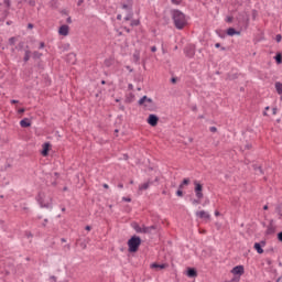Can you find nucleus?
<instances>
[{"instance_id": "4", "label": "nucleus", "mask_w": 282, "mask_h": 282, "mask_svg": "<svg viewBox=\"0 0 282 282\" xmlns=\"http://www.w3.org/2000/svg\"><path fill=\"white\" fill-rule=\"evenodd\" d=\"M138 105L143 107L145 111H153V109H155V102H153V99L149 98L148 96H143L138 101Z\"/></svg>"}, {"instance_id": "40", "label": "nucleus", "mask_w": 282, "mask_h": 282, "mask_svg": "<svg viewBox=\"0 0 282 282\" xmlns=\"http://www.w3.org/2000/svg\"><path fill=\"white\" fill-rule=\"evenodd\" d=\"M278 239H279V241H282V231H280V232L278 234Z\"/></svg>"}, {"instance_id": "59", "label": "nucleus", "mask_w": 282, "mask_h": 282, "mask_svg": "<svg viewBox=\"0 0 282 282\" xmlns=\"http://www.w3.org/2000/svg\"><path fill=\"white\" fill-rule=\"evenodd\" d=\"M215 216H216V217H219V212H215Z\"/></svg>"}, {"instance_id": "27", "label": "nucleus", "mask_w": 282, "mask_h": 282, "mask_svg": "<svg viewBox=\"0 0 282 282\" xmlns=\"http://www.w3.org/2000/svg\"><path fill=\"white\" fill-rule=\"evenodd\" d=\"M131 19H133V12L130 11L124 18V21H131Z\"/></svg>"}, {"instance_id": "7", "label": "nucleus", "mask_w": 282, "mask_h": 282, "mask_svg": "<svg viewBox=\"0 0 282 282\" xmlns=\"http://www.w3.org/2000/svg\"><path fill=\"white\" fill-rule=\"evenodd\" d=\"M37 202H39L41 208H52V203H50V202L45 203V200L43 199L41 194L39 195Z\"/></svg>"}, {"instance_id": "51", "label": "nucleus", "mask_w": 282, "mask_h": 282, "mask_svg": "<svg viewBox=\"0 0 282 282\" xmlns=\"http://www.w3.org/2000/svg\"><path fill=\"white\" fill-rule=\"evenodd\" d=\"M118 188H124V185L122 183H119Z\"/></svg>"}, {"instance_id": "47", "label": "nucleus", "mask_w": 282, "mask_h": 282, "mask_svg": "<svg viewBox=\"0 0 282 282\" xmlns=\"http://www.w3.org/2000/svg\"><path fill=\"white\" fill-rule=\"evenodd\" d=\"M117 20H118V21H122V14H118V15H117Z\"/></svg>"}, {"instance_id": "53", "label": "nucleus", "mask_w": 282, "mask_h": 282, "mask_svg": "<svg viewBox=\"0 0 282 282\" xmlns=\"http://www.w3.org/2000/svg\"><path fill=\"white\" fill-rule=\"evenodd\" d=\"M46 225H47V218H45V219H44V223H43V225H42V226H44V227H45Z\"/></svg>"}, {"instance_id": "21", "label": "nucleus", "mask_w": 282, "mask_h": 282, "mask_svg": "<svg viewBox=\"0 0 282 282\" xmlns=\"http://www.w3.org/2000/svg\"><path fill=\"white\" fill-rule=\"evenodd\" d=\"M30 56H32V52L30 50H26L24 53V63H28V61H30Z\"/></svg>"}, {"instance_id": "11", "label": "nucleus", "mask_w": 282, "mask_h": 282, "mask_svg": "<svg viewBox=\"0 0 282 282\" xmlns=\"http://www.w3.org/2000/svg\"><path fill=\"white\" fill-rule=\"evenodd\" d=\"M153 230H158V225H152L150 227L143 226V235H151Z\"/></svg>"}, {"instance_id": "25", "label": "nucleus", "mask_w": 282, "mask_h": 282, "mask_svg": "<svg viewBox=\"0 0 282 282\" xmlns=\"http://www.w3.org/2000/svg\"><path fill=\"white\" fill-rule=\"evenodd\" d=\"M130 25H131L132 28H135V26L140 25V20H131Z\"/></svg>"}, {"instance_id": "26", "label": "nucleus", "mask_w": 282, "mask_h": 282, "mask_svg": "<svg viewBox=\"0 0 282 282\" xmlns=\"http://www.w3.org/2000/svg\"><path fill=\"white\" fill-rule=\"evenodd\" d=\"M133 58H134V62L138 63V62L140 61V52L137 51V52L133 54Z\"/></svg>"}, {"instance_id": "64", "label": "nucleus", "mask_w": 282, "mask_h": 282, "mask_svg": "<svg viewBox=\"0 0 282 282\" xmlns=\"http://www.w3.org/2000/svg\"><path fill=\"white\" fill-rule=\"evenodd\" d=\"M126 32H131V30H129V29H126Z\"/></svg>"}, {"instance_id": "19", "label": "nucleus", "mask_w": 282, "mask_h": 282, "mask_svg": "<svg viewBox=\"0 0 282 282\" xmlns=\"http://www.w3.org/2000/svg\"><path fill=\"white\" fill-rule=\"evenodd\" d=\"M254 250L258 252V254H263V247H261V243L256 242L253 245Z\"/></svg>"}, {"instance_id": "63", "label": "nucleus", "mask_w": 282, "mask_h": 282, "mask_svg": "<svg viewBox=\"0 0 282 282\" xmlns=\"http://www.w3.org/2000/svg\"><path fill=\"white\" fill-rule=\"evenodd\" d=\"M61 241H62L63 243H65L66 240H65V238H62Z\"/></svg>"}, {"instance_id": "61", "label": "nucleus", "mask_w": 282, "mask_h": 282, "mask_svg": "<svg viewBox=\"0 0 282 282\" xmlns=\"http://www.w3.org/2000/svg\"><path fill=\"white\" fill-rule=\"evenodd\" d=\"M101 85H107V82L106 80H101Z\"/></svg>"}, {"instance_id": "10", "label": "nucleus", "mask_w": 282, "mask_h": 282, "mask_svg": "<svg viewBox=\"0 0 282 282\" xmlns=\"http://www.w3.org/2000/svg\"><path fill=\"white\" fill-rule=\"evenodd\" d=\"M58 33L61 34V36H67V34H69V26L67 24H63L59 28Z\"/></svg>"}, {"instance_id": "48", "label": "nucleus", "mask_w": 282, "mask_h": 282, "mask_svg": "<svg viewBox=\"0 0 282 282\" xmlns=\"http://www.w3.org/2000/svg\"><path fill=\"white\" fill-rule=\"evenodd\" d=\"M66 23H72V17H68V18L66 19Z\"/></svg>"}, {"instance_id": "38", "label": "nucleus", "mask_w": 282, "mask_h": 282, "mask_svg": "<svg viewBox=\"0 0 282 282\" xmlns=\"http://www.w3.org/2000/svg\"><path fill=\"white\" fill-rule=\"evenodd\" d=\"M43 47H45V42L40 43L39 50H43Z\"/></svg>"}, {"instance_id": "36", "label": "nucleus", "mask_w": 282, "mask_h": 282, "mask_svg": "<svg viewBox=\"0 0 282 282\" xmlns=\"http://www.w3.org/2000/svg\"><path fill=\"white\" fill-rule=\"evenodd\" d=\"M232 21H234V18H232V17H227V18H226V22H227V23H232Z\"/></svg>"}, {"instance_id": "33", "label": "nucleus", "mask_w": 282, "mask_h": 282, "mask_svg": "<svg viewBox=\"0 0 282 282\" xmlns=\"http://www.w3.org/2000/svg\"><path fill=\"white\" fill-rule=\"evenodd\" d=\"M19 116H23L25 113V108H20L18 110Z\"/></svg>"}, {"instance_id": "31", "label": "nucleus", "mask_w": 282, "mask_h": 282, "mask_svg": "<svg viewBox=\"0 0 282 282\" xmlns=\"http://www.w3.org/2000/svg\"><path fill=\"white\" fill-rule=\"evenodd\" d=\"M17 43V37H10L9 39V44L14 45Z\"/></svg>"}, {"instance_id": "5", "label": "nucleus", "mask_w": 282, "mask_h": 282, "mask_svg": "<svg viewBox=\"0 0 282 282\" xmlns=\"http://www.w3.org/2000/svg\"><path fill=\"white\" fill-rule=\"evenodd\" d=\"M147 121H148V124H150V127H158V122H160V118L156 115H150Z\"/></svg>"}, {"instance_id": "37", "label": "nucleus", "mask_w": 282, "mask_h": 282, "mask_svg": "<svg viewBox=\"0 0 282 282\" xmlns=\"http://www.w3.org/2000/svg\"><path fill=\"white\" fill-rule=\"evenodd\" d=\"M172 3H174V6H180V3H182V0H172Z\"/></svg>"}, {"instance_id": "60", "label": "nucleus", "mask_w": 282, "mask_h": 282, "mask_svg": "<svg viewBox=\"0 0 282 282\" xmlns=\"http://www.w3.org/2000/svg\"><path fill=\"white\" fill-rule=\"evenodd\" d=\"M251 147H252V145H250V144H247V145H246V149H251Z\"/></svg>"}, {"instance_id": "14", "label": "nucleus", "mask_w": 282, "mask_h": 282, "mask_svg": "<svg viewBox=\"0 0 282 282\" xmlns=\"http://www.w3.org/2000/svg\"><path fill=\"white\" fill-rule=\"evenodd\" d=\"M20 127H22V129H28V127H32V122H30V119L24 118L20 121Z\"/></svg>"}, {"instance_id": "8", "label": "nucleus", "mask_w": 282, "mask_h": 282, "mask_svg": "<svg viewBox=\"0 0 282 282\" xmlns=\"http://www.w3.org/2000/svg\"><path fill=\"white\" fill-rule=\"evenodd\" d=\"M186 276H188V279H195L197 276V269L187 268Z\"/></svg>"}, {"instance_id": "20", "label": "nucleus", "mask_w": 282, "mask_h": 282, "mask_svg": "<svg viewBox=\"0 0 282 282\" xmlns=\"http://www.w3.org/2000/svg\"><path fill=\"white\" fill-rule=\"evenodd\" d=\"M275 90L279 94V96H282V84L280 82L275 83Z\"/></svg>"}, {"instance_id": "52", "label": "nucleus", "mask_w": 282, "mask_h": 282, "mask_svg": "<svg viewBox=\"0 0 282 282\" xmlns=\"http://www.w3.org/2000/svg\"><path fill=\"white\" fill-rule=\"evenodd\" d=\"M171 80L173 84L177 83V78H175V77H173Z\"/></svg>"}, {"instance_id": "45", "label": "nucleus", "mask_w": 282, "mask_h": 282, "mask_svg": "<svg viewBox=\"0 0 282 282\" xmlns=\"http://www.w3.org/2000/svg\"><path fill=\"white\" fill-rule=\"evenodd\" d=\"M84 2L85 0H78L77 6H83Z\"/></svg>"}, {"instance_id": "44", "label": "nucleus", "mask_w": 282, "mask_h": 282, "mask_svg": "<svg viewBox=\"0 0 282 282\" xmlns=\"http://www.w3.org/2000/svg\"><path fill=\"white\" fill-rule=\"evenodd\" d=\"M276 111H278L276 108H272V113H273V116H276Z\"/></svg>"}, {"instance_id": "28", "label": "nucleus", "mask_w": 282, "mask_h": 282, "mask_svg": "<svg viewBox=\"0 0 282 282\" xmlns=\"http://www.w3.org/2000/svg\"><path fill=\"white\" fill-rule=\"evenodd\" d=\"M43 54L39 53L37 51L33 52V58H41Z\"/></svg>"}, {"instance_id": "1", "label": "nucleus", "mask_w": 282, "mask_h": 282, "mask_svg": "<svg viewBox=\"0 0 282 282\" xmlns=\"http://www.w3.org/2000/svg\"><path fill=\"white\" fill-rule=\"evenodd\" d=\"M171 14L174 21L175 29L184 30V28H186V15L177 9L172 10Z\"/></svg>"}, {"instance_id": "17", "label": "nucleus", "mask_w": 282, "mask_h": 282, "mask_svg": "<svg viewBox=\"0 0 282 282\" xmlns=\"http://www.w3.org/2000/svg\"><path fill=\"white\" fill-rule=\"evenodd\" d=\"M227 34H228V36H235V34H236L237 36H239V34H241V32H240V31H237L235 28H229V29L227 30Z\"/></svg>"}, {"instance_id": "3", "label": "nucleus", "mask_w": 282, "mask_h": 282, "mask_svg": "<svg viewBox=\"0 0 282 282\" xmlns=\"http://www.w3.org/2000/svg\"><path fill=\"white\" fill-rule=\"evenodd\" d=\"M141 245L142 239L139 236H132L128 240L129 252H138Z\"/></svg>"}, {"instance_id": "16", "label": "nucleus", "mask_w": 282, "mask_h": 282, "mask_svg": "<svg viewBox=\"0 0 282 282\" xmlns=\"http://www.w3.org/2000/svg\"><path fill=\"white\" fill-rule=\"evenodd\" d=\"M151 268H153L155 270H165V268H169V264L167 263H162V264L152 263Z\"/></svg>"}, {"instance_id": "13", "label": "nucleus", "mask_w": 282, "mask_h": 282, "mask_svg": "<svg viewBox=\"0 0 282 282\" xmlns=\"http://www.w3.org/2000/svg\"><path fill=\"white\" fill-rule=\"evenodd\" d=\"M185 54L188 58H193L195 56V48L193 46L185 47Z\"/></svg>"}, {"instance_id": "55", "label": "nucleus", "mask_w": 282, "mask_h": 282, "mask_svg": "<svg viewBox=\"0 0 282 282\" xmlns=\"http://www.w3.org/2000/svg\"><path fill=\"white\" fill-rule=\"evenodd\" d=\"M86 230H91V226H86V228H85Z\"/></svg>"}, {"instance_id": "49", "label": "nucleus", "mask_w": 282, "mask_h": 282, "mask_svg": "<svg viewBox=\"0 0 282 282\" xmlns=\"http://www.w3.org/2000/svg\"><path fill=\"white\" fill-rule=\"evenodd\" d=\"M50 279H51V281L56 282V276L55 275H52Z\"/></svg>"}, {"instance_id": "43", "label": "nucleus", "mask_w": 282, "mask_h": 282, "mask_svg": "<svg viewBox=\"0 0 282 282\" xmlns=\"http://www.w3.org/2000/svg\"><path fill=\"white\" fill-rule=\"evenodd\" d=\"M28 28H29V30H32V29H34V24L29 23V24H28Z\"/></svg>"}, {"instance_id": "29", "label": "nucleus", "mask_w": 282, "mask_h": 282, "mask_svg": "<svg viewBox=\"0 0 282 282\" xmlns=\"http://www.w3.org/2000/svg\"><path fill=\"white\" fill-rule=\"evenodd\" d=\"M105 65H106V67H111V65H113V61L112 59H106Z\"/></svg>"}, {"instance_id": "42", "label": "nucleus", "mask_w": 282, "mask_h": 282, "mask_svg": "<svg viewBox=\"0 0 282 282\" xmlns=\"http://www.w3.org/2000/svg\"><path fill=\"white\" fill-rule=\"evenodd\" d=\"M258 243H260L261 248H264V246H265V240H262V241H260V242H258Z\"/></svg>"}, {"instance_id": "50", "label": "nucleus", "mask_w": 282, "mask_h": 282, "mask_svg": "<svg viewBox=\"0 0 282 282\" xmlns=\"http://www.w3.org/2000/svg\"><path fill=\"white\" fill-rule=\"evenodd\" d=\"M22 208H23V210H25L26 213H28V210H30V208H28V206H25V204H24V206H23Z\"/></svg>"}, {"instance_id": "12", "label": "nucleus", "mask_w": 282, "mask_h": 282, "mask_svg": "<svg viewBox=\"0 0 282 282\" xmlns=\"http://www.w3.org/2000/svg\"><path fill=\"white\" fill-rule=\"evenodd\" d=\"M232 274H238V276H241L243 274V265H237L231 270Z\"/></svg>"}, {"instance_id": "30", "label": "nucleus", "mask_w": 282, "mask_h": 282, "mask_svg": "<svg viewBox=\"0 0 282 282\" xmlns=\"http://www.w3.org/2000/svg\"><path fill=\"white\" fill-rule=\"evenodd\" d=\"M176 195L177 197H184V192H182V188L178 187Z\"/></svg>"}, {"instance_id": "24", "label": "nucleus", "mask_w": 282, "mask_h": 282, "mask_svg": "<svg viewBox=\"0 0 282 282\" xmlns=\"http://www.w3.org/2000/svg\"><path fill=\"white\" fill-rule=\"evenodd\" d=\"M275 62L278 63V65H281V63H282V55H281V53H278L275 55Z\"/></svg>"}, {"instance_id": "18", "label": "nucleus", "mask_w": 282, "mask_h": 282, "mask_svg": "<svg viewBox=\"0 0 282 282\" xmlns=\"http://www.w3.org/2000/svg\"><path fill=\"white\" fill-rule=\"evenodd\" d=\"M153 184V181H148L139 186V191H148L149 186Z\"/></svg>"}, {"instance_id": "15", "label": "nucleus", "mask_w": 282, "mask_h": 282, "mask_svg": "<svg viewBox=\"0 0 282 282\" xmlns=\"http://www.w3.org/2000/svg\"><path fill=\"white\" fill-rule=\"evenodd\" d=\"M132 228H133V230H135V232L144 235V226L140 227V225L138 223H132Z\"/></svg>"}, {"instance_id": "62", "label": "nucleus", "mask_w": 282, "mask_h": 282, "mask_svg": "<svg viewBox=\"0 0 282 282\" xmlns=\"http://www.w3.org/2000/svg\"><path fill=\"white\" fill-rule=\"evenodd\" d=\"M154 182H160V177H155Z\"/></svg>"}, {"instance_id": "56", "label": "nucleus", "mask_w": 282, "mask_h": 282, "mask_svg": "<svg viewBox=\"0 0 282 282\" xmlns=\"http://www.w3.org/2000/svg\"><path fill=\"white\" fill-rule=\"evenodd\" d=\"M215 47H221V44L220 43H216Z\"/></svg>"}, {"instance_id": "41", "label": "nucleus", "mask_w": 282, "mask_h": 282, "mask_svg": "<svg viewBox=\"0 0 282 282\" xmlns=\"http://www.w3.org/2000/svg\"><path fill=\"white\" fill-rule=\"evenodd\" d=\"M122 9H123V10H131V8H129L128 4H123V6H122Z\"/></svg>"}, {"instance_id": "2", "label": "nucleus", "mask_w": 282, "mask_h": 282, "mask_svg": "<svg viewBox=\"0 0 282 282\" xmlns=\"http://www.w3.org/2000/svg\"><path fill=\"white\" fill-rule=\"evenodd\" d=\"M194 193L197 199L192 200V204L196 206L197 204H202V199H204V185H202V183H198L197 181H194Z\"/></svg>"}, {"instance_id": "23", "label": "nucleus", "mask_w": 282, "mask_h": 282, "mask_svg": "<svg viewBox=\"0 0 282 282\" xmlns=\"http://www.w3.org/2000/svg\"><path fill=\"white\" fill-rule=\"evenodd\" d=\"M191 184V178H184L178 188H184V186H188Z\"/></svg>"}, {"instance_id": "39", "label": "nucleus", "mask_w": 282, "mask_h": 282, "mask_svg": "<svg viewBox=\"0 0 282 282\" xmlns=\"http://www.w3.org/2000/svg\"><path fill=\"white\" fill-rule=\"evenodd\" d=\"M11 105H19V100L12 99V100H11Z\"/></svg>"}, {"instance_id": "22", "label": "nucleus", "mask_w": 282, "mask_h": 282, "mask_svg": "<svg viewBox=\"0 0 282 282\" xmlns=\"http://www.w3.org/2000/svg\"><path fill=\"white\" fill-rule=\"evenodd\" d=\"M275 228L270 224L267 228V235H274Z\"/></svg>"}, {"instance_id": "34", "label": "nucleus", "mask_w": 282, "mask_h": 282, "mask_svg": "<svg viewBox=\"0 0 282 282\" xmlns=\"http://www.w3.org/2000/svg\"><path fill=\"white\" fill-rule=\"evenodd\" d=\"M275 41H276V43H281V41H282L281 34H278V35L275 36Z\"/></svg>"}, {"instance_id": "58", "label": "nucleus", "mask_w": 282, "mask_h": 282, "mask_svg": "<svg viewBox=\"0 0 282 282\" xmlns=\"http://www.w3.org/2000/svg\"><path fill=\"white\" fill-rule=\"evenodd\" d=\"M263 210H268V205H264V206H263Z\"/></svg>"}, {"instance_id": "57", "label": "nucleus", "mask_w": 282, "mask_h": 282, "mask_svg": "<svg viewBox=\"0 0 282 282\" xmlns=\"http://www.w3.org/2000/svg\"><path fill=\"white\" fill-rule=\"evenodd\" d=\"M104 188H109V185L107 183H105Z\"/></svg>"}, {"instance_id": "35", "label": "nucleus", "mask_w": 282, "mask_h": 282, "mask_svg": "<svg viewBox=\"0 0 282 282\" xmlns=\"http://www.w3.org/2000/svg\"><path fill=\"white\" fill-rule=\"evenodd\" d=\"M209 131H210L212 133H217V127H210V128H209Z\"/></svg>"}, {"instance_id": "32", "label": "nucleus", "mask_w": 282, "mask_h": 282, "mask_svg": "<svg viewBox=\"0 0 282 282\" xmlns=\"http://www.w3.org/2000/svg\"><path fill=\"white\" fill-rule=\"evenodd\" d=\"M253 169L263 175V169H261V166L253 165Z\"/></svg>"}, {"instance_id": "6", "label": "nucleus", "mask_w": 282, "mask_h": 282, "mask_svg": "<svg viewBox=\"0 0 282 282\" xmlns=\"http://www.w3.org/2000/svg\"><path fill=\"white\" fill-rule=\"evenodd\" d=\"M50 149H52V144H50V142H46L42 145V155L43 158H47V155H50Z\"/></svg>"}, {"instance_id": "9", "label": "nucleus", "mask_w": 282, "mask_h": 282, "mask_svg": "<svg viewBox=\"0 0 282 282\" xmlns=\"http://www.w3.org/2000/svg\"><path fill=\"white\" fill-rule=\"evenodd\" d=\"M196 217H198L199 219H210V214H208V212L205 210H200V212H196Z\"/></svg>"}, {"instance_id": "46", "label": "nucleus", "mask_w": 282, "mask_h": 282, "mask_svg": "<svg viewBox=\"0 0 282 282\" xmlns=\"http://www.w3.org/2000/svg\"><path fill=\"white\" fill-rule=\"evenodd\" d=\"M151 52H158V47L156 46H152L151 47Z\"/></svg>"}, {"instance_id": "54", "label": "nucleus", "mask_w": 282, "mask_h": 282, "mask_svg": "<svg viewBox=\"0 0 282 282\" xmlns=\"http://www.w3.org/2000/svg\"><path fill=\"white\" fill-rule=\"evenodd\" d=\"M124 202H131V198L123 197Z\"/></svg>"}]
</instances>
